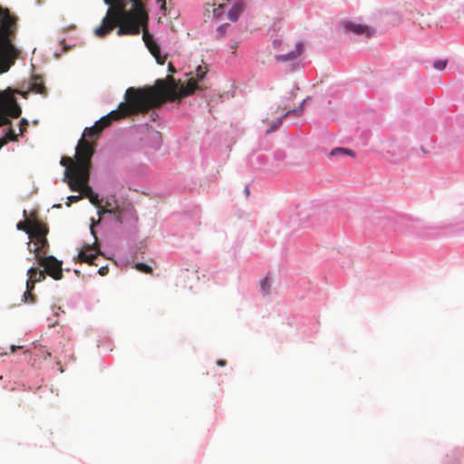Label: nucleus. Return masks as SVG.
Masks as SVG:
<instances>
[{
    "instance_id": "4c0bfd02",
    "label": "nucleus",
    "mask_w": 464,
    "mask_h": 464,
    "mask_svg": "<svg viewBox=\"0 0 464 464\" xmlns=\"http://www.w3.org/2000/svg\"><path fill=\"white\" fill-rule=\"evenodd\" d=\"M24 216L26 217V210H24Z\"/></svg>"
},
{
    "instance_id": "1a4fd4ad",
    "label": "nucleus",
    "mask_w": 464,
    "mask_h": 464,
    "mask_svg": "<svg viewBox=\"0 0 464 464\" xmlns=\"http://www.w3.org/2000/svg\"><path fill=\"white\" fill-rule=\"evenodd\" d=\"M275 48H279L282 52H285L281 54L276 55V60L280 63L290 62L295 60L298 56L301 55L303 50V44L301 43H296L295 44V48L293 50H287L286 46L288 44L285 43L282 39H276L273 43Z\"/></svg>"
},
{
    "instance_id": "cd10ccee",
    "label": "nucleus",
    "mask_w": 464,
    "mask_h": 464,
    "mask_svg": "<svg viewBox=\"0 0 464 464\" xmlns=\"http://www.w3.org/2000/svg\"><path fill=\"white\" fill-rule=\"evenodd\" d=\"M28 121L26 119H22L20 121V125H19V130H20V134L22 135L27 129V126H28Z\"/></svg>"
},
{
    "instance_id": "ddd939ff",
    "label": "nucleus",
    "mask_w": 464,
    "mask_h": 464,
    "mask_svg": "<svg viewBox=\"0 0 464 464\" xmlns=\"http://www.w3.org/2000/svg\"><path fill=\"white\" fill-rule=\"evenodd\" d=\"M342 25L345 32L353 33L357 35H365L366 37H371L374 34L373 28L363 25L362 24H357L355 22L343 21Z\"/></svg>"
},
{
    "instance_id": "39448f33",
    "label": "nucleus",
    "mask_w": 464,
    "mask_h": 464,
    "mask_svg": "<svg viewBox=\"0 0 464 464\" xmlns=\"http://www.w3.org/2000/svg\"><path fill=\"white\" fill-rule=\"evenodd\" d=\"M94 145L86 139L81 138L75 149V159L62 157L60 163L65 167L64 179L72 181L76 178L86 180V171L90 170Z\"/></svg>"
},
{
    "instance_id": "e433bc0d",
    "label": "nucleus",
    "mask_w": 464,
    "mask_h": 464,
    "mask_svg": "<svg viewBox=\"0 0 464 464\" xmlns=\"http://www.w3.org/2000/svg\"><path fill=\"white\" fill-rule=\"evenodd\" d=\"M91 231H92V233L94 235V230H93V227H91Z\"/></svg>"
},
{
    "instance_id": "a878e982",
    "label": "nucleus",
    "mask_w": 464,
    "mask_h": 464,
    "mask_svg": "<svg viewBox=\"0 0 464 464\" xmlns=\"http://www.w3.org/2000/svg\"><path fill=\"white\" fill-rule=\"evenodd\" d=\"M269 288H270V284L268 282V278L266 277L261 281V290L264 294L266 295L269 293Z\"/></svg>"
},
{
    "instance_id": "b1692460",
    "label": "nucleus",
    "mask_w": 464,
    "mask_h": 464,
    "mask_svg": "<svg viewBox=\"0 0 464 464\" xmlns=\"http://www.w3.org/2000/svg\"><path fill=\"white\" fill-rule=\"evenodd\" d=\"M90 202L94 205L95 207L101 208V200L99 199V196L96 193H92L89 198Z\"/></svg>"
},
{
    "instance_id": "a211bd4d",
    "label": "nucleus",
    "mask_w": 464,
    "mask_h": 464,
    "mask_svg": "<svg viewBox=\"0 0 464 464\" xmlns=\"http://www.w3.org/2000/svg\"><path fill=\"white\" fill-rule=\"evenodd\" d=\"M332 156L349 155L353 157L354 153L353 150L344 148H335L331 151Z\"/></svg>"
},
{
    "instance_id": "7c9ffc66",
    "label": "nucleus",
    "mask_w": 464,
    "mask_h": 464,
    "mask_svg": "<svg viewBox=\"0 0 464 464\" xmlns=\"http://www.w3.org/2000/svg\"><path fill=\"white\" fill-rule=\"evenodd\" d=\"M22 348L21 346H16V345H11L10 346V353H14L17 349H20Z\"/></svg>"
},
{
    "instance_id": "473e14b6",
    "label": "nucleus",
    "mask_w": 464,
    "mask_h": 464,
    "mask_svg": "<svg viewBox=\"0 0 464 464\" xmlns=\"http://www.w3.org/2000/svg\"><path fill=\"white\" fill-rule=\"evenodd\" d=\"M6 143V140H5L4 138H1L0 139V149L5 146Z\"/></svg>"
},
{
    "instance_id": "c85d7f7f",
    "label": "nucleus",
    "mask_w": 464,
    "mask_h": 464,
    "mask_svg": "<svg viewBox=\"0 0 464 464\" xmlns=\"http://www.w3.org/2000/svg\"><path fill=\"white\" fill-rule=\"evenodd\" d=\"M82 198V195H80V194L76 195V196H70L68 198L69 202L67 203V206H70L72 202H77Z\"/></svg>"
},
{
    "instance_id": "f03ea898",
    "label": "nucleus",
    "mask_w": 464,
    "mask_h": 464,
    "mask_svg": "<svg viewBox=\"0 0 464 464\" xmlns=\"http://www.w3.org/2000/svg\"><path fill=\"white\" fill-rule=\"evenodd\" d=\"M161 102L154 88L130 87L125 92V102H121L118 109L97 121L93 126L85 128L82 138H98L100 133L112 121H120L130 115L146 113Z\"/></svg>"
},
{
    "instance_id": "2f4dec72",
    "label": "nucleus",
    "mask_w": 464,
    "mask_h": 464,
    "mask_svg": "<svg viewBox=\"0 0 464 464\" xmlns=\"http://www.w3.org/2000/svg\"><path fill=\"white\" fill-rule=\"evenodd\" d=\"M217 364H218V366H225V365H226V361H225V360H218V361L217 362Z\"/></svg>"
},
{
    "instance_id": "20e7f679",
    "label": "nucleus",
    "mask_w": 464,
    "mask_h": 464,
    "mask_svg": "<svg viewBox=\"0 0 464 464\" xmlns=\"http://www.w3.org/2000/svg\"><path fill=\"white\" fill-rule=\"evenodd\" d=\"M16 17L0 6V72H7L20 52L12 44L16 34Z\"/></svg>"
},
{
    "instance_id": "7ed1b4c3",
    "label": "nucleus",
    "mask_w": 464,
    "mask_h": 464,
    "mask_svg": "<svg viewBox=\"0 0 464 464\" xmlns=\"http://www.w3.org/2000/svg\"><path fill=\"white\" fill-rule=\"evenodd\" d=\"M208 68L206 65H198L195 72L187 82L185 85L180 84V81L177 82L173 76H167L165 80L159 79L153 86L148 88H154L159 93L161 102L155 105L153 108L160 107L165 101H176L177 99L188 96L198 89V82L202 80L207 74Z\"/></svg>"
},
{
    "instance_id": "5701e85b",
    "label": "nucleus",
    "mask_w": 464,
    "mask_h": 464,
    "mask_svg": "<svg viewBox=\"0 0 464 464\" xmlns=\"http://www.w3.org/2000/svg\"><path fill=\"white\" fill-rule=\"evenodd\" d=\"M135 266L142 273L150 274L152 272V268L144 263H137Z\"/></svg>"
},
{
    "instance_id": "aec40b11",
    "label": "nucleus",
    "mask_w": 464,
    "mask_h": 464,
    "mask_svg": "<svg viewBox=\"0 0 464 464\" xmlns=\"http://www.w3.org/2000/svg\"><path fill=\"white\" fill-rule=\"evenodd\" d=\"M34 289L28 288V283H26V291L23 295V300L25 303H34L35 302V296L32 294V291Z\"/></svg>"
},
{
    "instance_id": "f257e3e1",
    "label": "nucleus",
    "mask_w": 464,
    "mask_h": 464,
    "mask_svg": "<svg viewBox=\"0 0 464 464\" xmlns=\"http://www.w3.org/2000/svg\"><path fill=\"white\" fill-rule=\"evenodd\" d=\"M157 1L161 3V7L165 6L166 0ZM148 18L143 0H117L109 7L102 24L95 28L94 34L103 38L118 27L119 36L136 35L140 33V26L147 25Z\"/></svg>"
},
{
    "instance_id": "4be33fe9",
    "label": "nucleus",
    "mask_w": 464,
    "mask_h": 464,
    "mask_svg": "<svg viewBox=\"0 0 464 464\" xmlns=\"http://www.w3.org/2000/svg\"><path fill=\"white\" fill-rule=\"evenodd\" d=\"M304 102H305V100L303 102V103L301 104V106L297 110H288L287 111H285V107L283 108V110L281 111L282 117H285L286 115L291 114V113H295V114L299 115L302 112L303 104Z\"/></svg>"
},
{
    "instance_id": "4468645a",
    "label": "nucleus",
    "mask_w": 464,
    "mask_h": 464,
    "mask_svg": "<svg viewBox=\"0 0 464 464\" xmlns=\"http://www.w3.org/2000/svg\"><path fill=\"white\" fill-rule=\"evenodd\" d=\"M27 276L28 279L26 283H28L29 289H34L35 284L44 281L46 277L44 270H40L38 267L34 266L28 269Z\"/></svg>"
},
{
    "instance_id": "dca6fc26",
    "label": "nucleus",
    "mask_w": 464,
    "mask_h": 464,
    "mask_svg": "<svg viewBox=\"0 0 464 464\" xmlns=\"http://www.w3.org/2000/svg\"><path fill=\"white\" fill-rule=\"evenodd\" d=\"M31 90L36 93L45 94L46 89L40 76H34L31 83Z\"/></svg>"
},
{
    "instance_id": "f8f14e48",
    "label": "nucleus",
    "mask_w": 464,
    "mask_h": 464,
    "mask_svg": "<svg viewBox=\"0 0 464 464\" xmlns=\"http://www.w3.org/2000/svg\"><path fill=\"white\" fill-rule=\"evenodd\" d=\"M90 178V170L86 171V180L72 179V181H68V185L70 189L72 191H79L80 195H82L83 198H89V197L93 193L92 188L88 185Z\"/></svg>"
},
{
    "instance_id": "9b49d317",
    "label": "nucleus",
    "mask_w": 464,
    "mask_h": 464,
    "mask_svg": "<svg viewBox=\"0 0 464 464\" xmlns=\"http://www.w3.org/2000/svg\"><path fill=\"white\" fill-rule=\"evenodd\" d=\"M102 252L99 247V244L97 240L92 245L85 246L78 254V260L82 263H87L91 266H96L94 260L96 259L98 255H101Z\"/></svg>"
},
{
    "instance_id": "f704fd0d",
    "label": "nucleus",
    "mask_w": 464,
    "mask_h": 464,
    "mask_svg": "<svg viewBox=\"0 0 464 464\" xmlns=\"http://www.w3.org/2000/svg\"><path fill=\"white\" fill-rule=\"evenodd\" d=\"M169 71H170V72H175V68L173 67V65H172V63H169Z\"/></svg>"
},
{
    "instance_id": "423d86ee",
    "label": "nucleus",
    "mask_w": 464,
    "mask_h": 464,
    "mask_svg": "<svg viewBox=\"0 0 464 464\" xmlns=\"http://www.w3.org/2000/svg\"><path fill=\"white\" fill-rule=\"evenodd\" d=\"M15 94H20L24 98L27 97L26 92H22L11 87L4 91L0 90V127L10 126L11 118H19L22 114V109L17 102Z\"/></svg>"
},
{
    "instance_id": "c756f323",
    "label": "nucleus",
    "mask_w": 464,
    "mask_h": 464,
    "mask_svg": "<svg viewBox=\"0 0 464 464\" xmlns=\"http://www.w3.org/2000/svg\"><path fill=\"white\" fill-rule=\"evenodd\" d=\"M109 272V268L108 266H102L99 268L98 270V273L101 275V276H106Z\"/></svg>"
},
{
    "instance_id": "58836bf2",
    "label": "nucleus",
    "mask_w": 464,
    "mask_h": 464,
    "mask_svg": "<svg viewBox=\"0 0 464 464\" xmlns=\"http://www.w3.org/2000/svg\"><path fill=\"white\" fill-rule=\"evenodd\" d=\"M4 72H0V73H3Z\"/></svg>"
},
{
    "instance_id": "f3484780",
    "label": "nucleus",
    "mask_w": 464,
    "mask_h": 464,
    "mask_svg": "<svg viewBox=\"0 0 464 464\" xmlns=\"http://www.w3.org/2000/svg\"><path fill=\"white\" fill-rule=\"evenodd\" d=\"M243 7L241 4H237L232 6V8L228 12V17L231 21L235 22L239 18L240 14L242 13Z\"/></svg>"
},
{
    "instance_id": "6ab92c4d",
    "label": "nucleus",
    "mask_w": 464,
    "mask_h": 464,
    "mask_svg": "<svg viewBox=\"0 0 464 464\" xmlns=\"http://www.w3.org/2000/svg\"><path fill=\"white\" fill-rule=\"evenodd\" d=\"M120 212L121 211L119 209V207L111 208V204L109 202H107L106 203V207L101 208L98 213H99L100 216H102L104 213H110V214L116 215V214H120Z\"/></svg>"
},
{
    "instance_id": "bb28decb",
    "label": "nucleus",
    "mask_w": 464,
    "mask_h": 464,
    "mask_svg": "<svg viewBox=\"0 0 464 464\" xmlns=\"http://www.w3.org/2000/svg\"><path fill=\"white\" fill-rule=\"evenodd\" d=\"M282 124V117L281 118H278L276 121H274L270 127V129H268L266 130L267 133L271 132V131H275L276 130L279 126Z\"/></svg>"
},
{
    "instance_id": "9d476101",
    "label": "nucleus",
    "mask_w": 464,
    "mask_h": 464,
    "mask_svg": "<svg viewBox=\"0 0 464 464\" xmlns=\"http://www.w3.org/2000/svg\"><path fill=\"white\" fill-rule=\"evenodd\" d=\"M143 28L142 39L149 49L150 53L155 57L156 61L160 64H164L166 56L160 54V47L153 39V36L148 32L147 25L141 26Z\"/></svg>"
},
{
    "instance_id": "6e6552de",
    "label": "nucleus",
    "mask_w": 464,
    "mask_h": 464,
    "mask_svg": "<svg viewBox=\"0 0 464 464\" xmlns=\"http://www.w3.org/2000/svg\"><path fill=\"white\" fill-rule=\"evenodd\" d=\"M39 266H43L46 275L53 277L54 280L63 278L62 261H59L53 256L43 255L35 258Z\"/></svg>"
},
{
    "instance_id": "c9c22d12",
    "label": "nucleus",
    "mask_w": 464,
    "mask_h": 464,
    "mask_svg": "<svg viewBox=\"0 0 464 464\" xmlns=\"http://www.w3.org/2000/svg\"><path fill=\"white\" fill-rule=\"evenodd\" d=\"M245 191H246V195L248 196L249 195V188H248V187H246Z\"/></svg>"
},
{
    "instance_id": "393cba45",
    "label": "nucleus",
    "mask_w": 464,
    "mask_h": 464,
    "mask_svg": "<svg viewBox=\"0 0 464 464\" xmlns=\"http://www.w3.org/2000/svg\"><path fill=\"white\" fill-rule=\"evenodd\" d=\"M447 60H437L433 63V67L437 70L442 71L446 68Z\"/></svg>"
},
{
    "instance_id": "412c9836",
    "label": "nucleus",
    "mask_w": 464,
    "mask_h": 464,
    "mask_svg": "<svg viewBox=\"0 0 464 464\" xmlns=\"http://www.w3.org/2000/svg\"><path fill=\"white\" fill-rule=\"evenodd\" d=\"M3 138L5 140H6V143L8 141H10V140L11 141H17V140H18L17 135L14 132V130L11 128H9L6 130V132H5V136Z\"/></svg>"
},
{
    "instance_id": "72a5a7b5",
    "label": "nucleus",
    "mask_w": 464,
    "mask_h": 464,
    "mask_svg": "<svg viewBox=\"0 0 464 464\" xmlns=\"http://www.w3.org/2000/svg\"><path fill=\"white\" fill-rule=\"evenodd\" d=\"M107 5H112L117 0H104Z\"/></svg>"
},
{
    "instance_id": "0eeeda50",
    "label": "nucleus",
    "mask_w": 464,
    "mask_h": 464,
    "mask_svg": "<svg viewBox=\"0 0 464 464\" xmlns=\"http://www.w3.org/2000/svg\"><path fill=\"white\" fill-rule=\"evenodd\" d=\"M48 233L49 227L43 221L35 223L33 231L29 233L30 241L27 243V247L31 253L34 254V258L48 254L50 248L47 240Z\"/></svg>"
},
{
    "instance_id": "2eb2a0df",
    "label": "nucleus",
    "mask_w": 464,
    "mask_h": 464,
    "mask_svg": "<svg viewBox=\"0 0 464 464\" xmlns=\"http://www.w3.org/2000/svg\"><path fill=\"white\" fill-rule=\"evenodd\" d=\"M41 220L35 218V219H25L24 221H20L16 225V228L18 230H22L26 232V234L29 235L34 229V226L35 223H40Z\"/></svg>"
}]
</instances>
